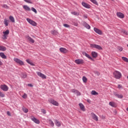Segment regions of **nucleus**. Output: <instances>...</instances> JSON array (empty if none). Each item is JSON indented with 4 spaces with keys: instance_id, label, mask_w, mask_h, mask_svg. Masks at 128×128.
Returning <instances> with one entry per match:
<instances>
[{
    "instance_id": "8fccbe9b",
    "label": "nucleus",
    "mask_w": 128,
    "mask_h": 128,
    "mask_svg": "<svg viewBox=\"0 0 128 128\" xmlns=\"http://www.w3.org/2000/svg\"><path fill=\"white\" fill-rule=\"evenodd\" d=\"M124 34L128 35V32L126 30H124L123 31Z\"/></svg>"
},
{
    "instance_id": "9d476101",
    "label": "nucleus",
    "mask_w": 128,
    "mask_h": 128,
    "mask_svg": "<svg viewBox=\"0 0 128 128\" xmlns=\"http://www.w3.org/2000/svg\"><path fill=\"white\" fill-rule=\"evenodd\" d=\"M74 62L77 64H84V60L77 59L75 60Z\"/></svg>"
},
{
    "instance_id": "5fc2aeb1",
    "label": "nucleus",
    "mask_w": 128,
    "mask_h": 128,
    "mask_svg": "<svg viewBox=\"0 0 128 128\" xmlns=\"http://www.w3.org/2000/svg\"><path fill=\"white\" fill-rule=\"evenodd\" d=\"M83 16H84V18H88V16H86V15H84Z\"/></svg>"
},
{
    "instance_id": "37998d69",
    "label": "nucleus",
    "mask_w": 128,
    "mask_h": 128,
    "mask_svg": "<svg viewBox=\"0 0 128 128\" xmlns=\"http://www.w3.org/2000/svg\"><path fill=\"white\" fill-rule=\"evenodd\" d=\"M94 73L95 74H96V76H100V72H98V71L94 72Z\"/></svg>"
},
{
    "instance_id": "a211bd4d",
    "label": "nucleus",
    "mask_w": 128,
    "mask_h": 128,
    "mask_svg": "<svg viewBox=\"0 0 128 128\" xmlns=\"http://www.w3.org/2000/svg\"><path fill=\"white\" fill-rule=\"evenodd\" d=\"M82 6H84V8H90V4H88L84 2H82Z\"/></svg>"
},
{
    "instance_id": "58836bf2",
    "label": "nucleus",
    "mask_w": 128,
    "mask_h": 128,
    "mask_svg": "<svg viewBox=\"0 0 128 128\" xmlns=\"http://www.w3.org/2000/svg\"><path fill=\"white\" fill-rule=\"evenodd\" d=\"M26 76H28L26 75V74H23L22 75V78H26Z\"/></svg>"
},
{
    "instance_id": "a18cd8bd",
    "label": "nucleus",
    "mask_w": 128,
    "mask_h": 128,
    "mask_svg": "<svg viewBox=\"0 0 128 128\" xmlns=\"http://www.w3.org/2000/svg\"><path fill=\"white\" fill-rule=\"evenodd\" d=\"M31 10H32V12H35V14H36L37 12H36V8H34L32 7Z\"/></svg>"
},
{
    "instance_id": "ea45409f",
    "label": "nucleus",
    "mask_w": 128,
    "mask_h": 128,
    "mask_svg": "<svg viewBox=\"0 0 128 128\" xmlns=\"http://www.w3.org/2000/svg\"><path fill=\"white\" fill-rule=\"evenodd\" d=\"M118 50H119V52H122V50H124V48L122 47H118Z\"/></svg>"
},
{
    "instance_id": "a19ab883",
    "label": "nucleus",
    "mask_w": 128,
    "mask_h": 128,
    "mask_svg": "<svg viewBox=\"0 0 128 128\" xmlns=\"http://www.w3.org/2000/svg\"><path fill=\"white\" fill-rule=\"evenodd\" d=\"M0 96L1 98H4V94L2 92H0Z\"/></svg>"
},
{
    "instance_id": "39448f33",
    "label": "nucleus",
    "mask_w": 128,
    "mask_h": 128,
    "mask_svg": "<svg viewBox=\"0 0 128 128\" xmlns=\"http://www.w3.org/2000/svg\"><path fill=\"white\" fill-rule=\"evenodd\" d=\"M14 62H16V64H20V66H24V63L22 60L18 58H14Z\"/></svg>"
},
{
    "instance_id": "20e7f679",
    "label": "nucleus",
    "mask_w": 128,
    "mask_h": 128,
    "mask_svg": "<svg viewBox=\"0 0 128 128\" xmlns=\"http://www.w3.org/2000/svg\"><path fill=\"white\" fill-rule=\"evenodd\" d=\"M48 102H50V104H52L54 106H58V102L50 98L48 99Z\"/></svg>"
},
{
    "instance_id": "f704fd0d",
    "label": "nucleus",
    "mask_w": 128,
    "mask_h": 128,
    "mask_svg": "<svg viewBox=\"0 0 128 128\" xmlns=\"http://www.w3.org/2000/svg\"><path fill=\"white\" fill-rule=\"evenodd\" d=\"M22 111L26 114L28 112V108H25L24 107H22Z\"/></svg>"
},
{
    "instance_id": "f3484780",
    "label": "nucleus",
    "mask_w": 128,
    "mask_h": 128,
    "mask_svg": "<svg viewBox=\"0 0 128 128\" xmlns=\"http://www.w3.org/2000/svg\"><path fill=\"white\" fill-rule=\"evenodd\" d=\"M26 38H27V40H28L29 42H32V44H34V40L32 38H30L28 36H26Z\"/></svg>"
},
{
    "instance_id": "4be33fe9",
    "label": "nucleus",
    "mask_w": 128,
    "mask_h": 128,
    "mask_svg": "<svg viewBox=\"0 0 128 128\" xmlns=\"http://www.w3.org/2000/svg\"><path fill=\"white\" fill-rule=\"evenodd\" d=\"M54 122H55V124H56V126H58V128H60V126L61 124H60V121H58V120H55Z\"/></svg>"
},
{
    "instance_id": "de8ad7c7",
    "label": "nucleus",
    "mask_w": 128,
    "mask_h": 128,
    "mask_svg": "<svg viewBox=\"0 0 128 128\" xmlns=\"http://www.w3.org/2000/svg\"><path fill=\"white\" fill-rule=\"evenodd\" d=\"M27 96H28L26 94H24L22 96L23 98H27Z\"/></svg>"
},
{
    "instance_id": "4c0bfd02",
    "label": "nucleus",
    "mask_w": 128,
    "mask_h": 128,
    "mask_svg": "<svg viewBox=\"0 0 128 128\" xmlns=\"http://www.w3.org/2000/svg\"><path fill=\"white\" fill-rule=\"evenodd\" d=\"M82 80H83L84 82H86L88 81V79L86 78V76H83Z\"/></svg>"
},
{
    "instance_id": "09e8293b",
    "label": "nucleus",
    "mask_w": 128,
    "mask_h": 128,
    "mask_svg": "<svg viewBox=\"0 0 128 128\" xmlns=\"http://www.w3.org/2000/svg\"><path fill=\"white\" fill-rule=\"evenodd\" d=\"M118 88H122V86L120 84H118Z\"/></svg>"
},
{
    "instance_id": "dca6fc26",
    "label": "nucleus",
    "mask_w": 128,
    "mask_h": 128,
    "mask_svg": "<svg viewBox=\"0 0 128 128\" xmlns=\"http://www.w3.org/2000/svg\"><path fill=\"white\" fill-rule=\"evenodd\" d=\"M117 16L120 18H124V14L120 12H118L116 13Z\"/></svg>"
},
{
    "instance_id": "4d7b16f0",
    "label": "nucleus",
    "mask_w": 128,
    "mask_h": 128,
    "mask_svg": "<svg viewBox=\"0 0 128 128\" xmlns=\"http://www.w3.org/2000/svg\"><path fill=\"white\" fill-rule=\"evenodd\" d=\"M0 66H2V62L0 60Z\"/></svg>"
},
{
    "instance_id": "f03ea898",
    "label": "nucleus",
    "mask_w": 128,
    "mask_h": 128,
    "mask_svg": "<svg viewBox=\"0 0 128 128\" xmlns=\"http://www.w3.org/2000/svg\"><path fill=\"white\" fill-rule=\"evenodd\" d=\"M90 46L93 48H96L97 50H102V48L100 46L96 44H90Z\"/></svg>"
},
{
    "instance_id": "6e6d98bb",
    "label": "nucleus",
    "mask_w": 128,
    "mask_h": 128,
    "mask_svg": "<svg viewBox=\"0 0 128 128\" xmlns=\"http://www.w3.org/2000/svg\"><path fill=\"white\" fill-rule=\"evenodd\" d=\"M88 102H89V104H90V99H88L87 100Z\"/></svg>"
},
{
    "instance_id": "0eeeda50",
    "label": "nucleus",
    "mask_w": 128,
    "mask_h": 128,
    "mask_svg": "<svg viewBox=\"0 0 128 128\" xmlns=\"http://www.w3.org/2000/svg\"><path fill=\"white\" fill-rule=\"evenodd\" d=\"M31 120H32V122H34L35 124H40V120L36 118L34 116H32Z\"/></svg>"
},
{
    "instance_id": "ddd939ff",
    "label": "nucleus",
    "mask_w": 128,
    "mask_h": 128,
    "mask_svg": "<svg viewBox=\"0 0 128 128\" xmlns=\"http://www.w3.org/2000/svg\"><path fill=\"white\" fill-rule=\"evenodd\" d=\"M4 40H6V36L10 34V30H6L5 32H3Z\"/></svg>"
},
{
    "instance_id": "bb28decb",
    "label": "nucleus",
    "mask_w": 128,
    "mask_h": 128,
    "mask_svg": "<svg viewBox=\"0 0 128 128\" xmlns=\"http://www.w3.org/2000/svg\"><path fill=\"white\" fill-rule=\"evenodd\" d=\"M26 62H28V64H30V66H34V63H32V62L30 61V59L26 60Z\"/></svg>"
},
{
    "instance_id": "79ce46f5",
    "label": "nucleus",
    "mask_w": 128,
    "mask_h": 128,
    "mask_svg": "<svg viewBox=\"0 0 128 128\" xmlns=\"http://www.w3.org/2000/svg\"><path fill=\"white\" fill-rule=\"evenodd\" d=\"M41 112H42V114H46V110H44V109H42Z\"/></svg>"
},
{
    "instance_id": "7ed1b4c3",
    "label": "nucleus",
    "mask_w": 128,
    "mask_h": 128,
    "mask_svg": "<svg viewBox=\"0 0 128 128\" xmlns=\"http://www.w3.org/2000/svg\"><path fill=\"white\" fill-rule=\"evenodd\" d=\"M26 20L29 24H30L33 26H36V22L34 21L33 20L30 18H27Z\"/></svg>"
},
{
    "instance_id": "393cba45",
    "label": "nucleus",
    "mask_w": 128,
    "mask_h": 128,
    "mask_svg": "<svg viewBox=\"0 0 128 128\" xmlns=\"http://www.w3.org/2000/svg\"><path fill=\"white\" fill-rule=\"evenodd\" d=\"M8 22H10V20H6V18L4 19V24L6 26H8Z\"/></svg>"
},
{
    "instance_id": "6e6552de",
    "label": "nucleus",
    "mask_w": 128,
    "mask_h": 128,
    "mask_svg": "<svg viewBox=\"0 0 128 128\" xmlns=\"http://www.w3.org/2000/svg\"><path fill=\"white\" fill-rule=\"evenodd\" d=\"M91 116H92V118L93 120H96V122L98 121V116L96 115V114H94V113L92 112Z\"/></svg>"
},
{
    "instance_id": "cd10ccee",
    "label": "nucleus",
    "mask_w": 128,
    "mask_h": 128,
    "mask_svg": "<svg viewBox=\"0 0 128 128\" xmlns=\"http://www.w3.org/2000/svg\"><path fill=\"white\" fill-rule=\"evenodd\" d=\"M9 20L12 22H15L14 18L12 16H9Z\"/></svg>"
},
{
    "instance_id": "603ef678",
    "label": "nucleus",
    "mask_w": 128,
    "mask_h": 128,
    "mask_svg": "<svg viewBox=\"0 0 128 128\" xmlns=\"http://www.w3.org/2000/svg\"><path fill=\"white\" fill-rule=\"evenodd\" d=\"M7 114L9 116H10V111L7 112Z\"/></svg>"
},
{
    "instance_id": "72a5a7b5",
    "label": "nucleus",
    "mask_w": 128,
    "mask_h": 128,
    "mask_svg": "<svg viewBox=\"0 0 128 128\" xmlns=\"http://www.w3.org/2000/svg\"><path fill=\"white\" fill-rule=\"evenodd\" d=\"M122 60H124V62H128V58L126 57L122 56Z\"/></svg>"
},
{
    "instance_id": "c9c22d12",
    "label": "nucleus",
    "mask_w": 128,
    "mask_h": 128,
    "mask_svg": "<svg viewBox=\"0 0 128 128\" xmlns=\"http://www.w3.org/2000/svg\"><path fill=\"white\" fill-rule=\"evenodd\" d=\"M94 4L98 5V2H96V0H90Z\"/></svg>"
},
{
    "instance_id": "2f4dec72",
    "label": "nucleus",
    "mask_w": 128,
    "mask_h": 128,
    "mask_svg": "<svg viewBox=\"0 0 128 128\" xmlns=\"http://www.w3.org/2000/svg\"><path fill=\"white\" fill-rule=\"evenodd\" d=\"M0 50H2V52H4L6 50V48L4 46H0Z\"/></svg>"
},
{
    "instance_id": "c03bdc74",
    "label": "nucleus",
    "mask_w": 128,
    "mask_h": 128,
    "mask_svg": "<svg viewBox=\"0 0 128 128\" xmlns=\"http://www.w3.org/2000/svg\"><path fill=\"white\" fill-rule=\"evenodd\" d=\"M64 26V28H70V25H68V24H63Z\"/></svg>"
},
{
    "instance_id": "4468645a",
    "label": "nucleus",
    "mask_w": 128,
    "mask_h": 128,
    "mask_svg": "<svg viewBox=\"0 0 128 128\" xmlns=\"http://www.w3.org/2000/svg\"><path fill=\"white\" fill-rule=\"evenodd\" d=\"M82 54L84 56H86V58H89V60H94V59L92 58V56H90V54H86V52H82Z\"/></svg>"
},
{
    "instance_id": "c85d7f7f",
    "label": "nucleus",
    "mask_w": 128,
    "mask_h": 128,
    "mask_svg": "<svg viewBox=\"0 0 128 128\" xmlns=\"http://www.w3.org/2000/svg\"><path fill=\"white\" fill-rule=\"evenodd\" d=\"M72 14L74 16H80V12H71Z\"/></svg>"
},
{
    "instance_id": "1a4fd4ad",
    "label": "nucleus",
    "mask_w": 128,
    "mask_h": 128,
    "mask_svg": "<svg viewBox=\"0 0 128 128\" xmlns=\"http://www.w3.org/2000/svg\"><path fill=\"white\" fill-rule=\"evenodd\" d=\"M82 26L84 28H87V30H90V24H88V23L84 21L83 22Z\"/></svg>"
},
{
    "instance_id": "b1692460",
    "label": "nucleus",
    "mask_w": 128,
    "mask_h": 128,
    "mask_svg": "<svg viewBox=\"0 0 128 128\" xmlns=\"http://www.w3.org/2000/svg\"><path fill=\"white\" fill-rule=\"evenodd\" d=\"M23 8H24V10H25L30 12V7H28V6L26 5L24 6Z\"/></svg>"
},
{
    "instance_id": "423d86ee",
    "label": "nucleus",
    "mask_w": 128,
    "mask_h": 128,
    "mask_svg": "<svg viewBox=\"0 0 128 128\" xmlns=\"http://www.w3.org/2000/svg\"><path fill=\"white\" fill-rule=\"evenodd\" d=\"M0 88L1 90H4V92H8V86L6 84L1 85Z\"/></svg>"
},
{
    "instance_id": "5701e85b",
    "label": "nucleus",
    "mask_w": 128,
    "mask_h": 128,
    "mask_svg": "<svg viewBox=\"0 0 128 128\" xmlns=\"http://www.w3.org/2000/svg\"><path fill=\"white\" fill-rule=\"evenodd\" d=\"M109 104L112 108H116V104L114 102H109Z\"/></svg>"
},
{
    "instance_id": "7c9ffc66",
    "label": "nucleus",
    "mask_w": 128,
    "mask_h": 128,
    "mask_svg": "<svg viewBox=\"0 0 128 128\" xmlns=\"http://www.w3.org/2000/svg\"><path fill=\"white\" fill-rule=\"evenodd\" d=\"M0 56L2 58H6V56L4 52H0Z\"/></svg>"
},
{
    "instance_id": "49530a36",
    "label": "nucleus",
    "mask_w": 128,
    "mask_h": 128,
    "mask_svg": "<svg viewBox=\"0 0 128 128\" xmlns=\"http://www.w3.org/2000/svg\"><path fill=\"white\" fill-rule=\"evenodd\" d=\"M26 2H28V4H32V1L30 0H24Z\"/></svg>"
},
{
    "instance_id": "3c124183",
    "label": "nucleus",
    "mask_w": 128,
    "mask_h": 128,
    "mask_svg": "<svg viewBox=\"0 0 128 128\" xmlns=\"http://www.w3.org/2000/svg\"><path fill=\"white\" fill-rule=\"evenodd\" d=\"M3 8H8V6L6 4H4L2 6Z\"/></svg>"
},
{
    "instance_id": "864d4df0",
    "label": "nucleus",
    "mask_w": 128,
    "mask_h": 128,
    "mask_svg": "<svg viewBox=\"0 0 128 128\" xmlns=\"http://www.w3.org/2000/svg\"><path fill=\"white\" fill-rule=\"evenodd\" d=\"M28 86H30V87H32V86H32V84H28Z\"/></svg>"
},
{
    "instance_id": "6ab92c4d",
    "label": "nucleus",
    "mask_w": 128,
    "mask_h": 128,
    "mask_svg": "<svg viewBox=\"0 0 128 128\" xmlns=\"http://www.w3.org/2000/svg\"><path fill=\"white\" fill-rule=\"evenodd\" d=\"M72 92L75 94L77 96H80V92H78V90H76L72 89Z\"/></svg>"
},
{
    "instance_id": "f8f14e48",
    "label": "nucleus",
    "mask_w": 128,
    "mask_h": 128,
    "mask_svg": "<svg viewBox=\"0 0 128 128\" xmlns=\"http://www.w3.org/2000/svg\"><path fill=\"white\" fill-rule=\"evenodd\" d=\"M36 74H37L38 76H40V78H44V79L46 78V75H44L42 73L40 72H37Z\"/></svg>"
},
{
    "instance_id": "412c9836",
    "label": "nucleus",
    "mask_w": 128,
    "mask_h": 128,
    "mask_svg": "<svg viewBox=\"0 0 128 128\" xmlns=\"http://www.w3.org/2000/svg\"><path fill=\"white\" fill-rule=\"evenodd\" d=\"M114 96H116V98H123L122 94L120 95L118 94V92H114Z\"/></svg>"
},
{
    "instance_id": "473e14b6",
    "label": "nucleus",
    "mask_w": 128,
    "mask_h": 128,
    "mask_svg": "<svg viewBox=\"0 0 128 128\" xmlns=\"http://www.w3.org/2000/svg\"><path fill=\"white\" fill-rule=\"evenodd\" d=\"M91 94L93 96H96L97 94H98V92H96V90H92L91 92Z\"/></svg>"
},
{
    "instance_id": "13d9d810",
    "label": "nucleus",
    "mask_w": 128,
    "mask_h": 128,
    "mask_svg": "<svg viewBox=\"0 0 128 128\" xmlns=\"http://www.w3.org/2000/svg\"><path fill=\"white\" fill-rule=\"evenodd\" d=\"M127 46H128V44H127Z\"/></svg>"
},
{
    "instance_id": "2eb2a0df",
    "label": "nucleus",
    "mask_w": 128,
    "mask_h": 128,
    "mask_svg": "<svg viewBox=\"0 0 128 128\" xmlns=\"http://www.w3.org/2000/svg\"><path fill=\"white\" fill-rule=\"evenodd\" d=\"M60 51L62 54H66V52H68V50H66V48H60Z\"/></svg>"
},
{
    "instance_id": "9b49d317",
    "label": "nucleus",
    "mask_w": 128,
    "mask_h": 128,
    "mask_svg": "<svg viewBox=\"0 0 128 128\" xmlns=\"http://www.w3.org/2000/svg\"><path fill=\"white\" fill-rule=\"evenodd\" d=\"M94 30L96 32V34H98L102 35V30L96 28H94Z\"/></svg>"
},
{
    "instance_id": "e433bc0d",
    "label": "nucleus",
    "mask_w": 128,
    "mask_h": 128,
    "mask_svg": "<svg viewBox=\"0 0 128 128\" xmlns=\"http://www.w3.org/2000/svg\"><path fill=\"white\" fill-rule=\"evenodd\" d=\"M51 34H54V36H56L58 34V32H56V30H53V31H52Z\"/></svg>"
},
{
    "instance_id": "c756f323",
    "label": "nucleus",
    "mask_w": 128,
    "mask_h": 128,
    "mask_svg": "<svg viewBox=\"0 0 128 128\" xmlns=\"http://www.w3.org/2000/svg\"><path fill=\"white\" fill-rule=\"evenodd\" d=\"M48 122H49V124H50L51 126H52V128L53 126H54V122H52V120H49Z\"/></svg>"
},
{
    "instance_id": "a878e982",
    "label": "nucleus",
    "mask_w": 128,
    "mask_h": 128,
    "mask_svg": "<svg viewBox=\"0 0 128 128\" xmlns=\"http://www.w3.org/2000/svg\"><path fill=\"white\" fill-rule=\"evenodd\" d=\"M92 56L93 58H98V52H92Z\"/></svg>"
},
{
    "instance_id": "aec40b11",
    "label": "nucleus",
    "mask_w": 128,
    "mask_h": 128,
    "mask_svg": "<svg viewBox=\"0 0 128 128\" xmlns=\"http://www.w3.org/2000/svg\"><path fill=\"white\" fill-rule=\"evenodd\" d=\"M79 106H80V108L82 110V112L86 111V108H84V104H82V103H80Z\"/></svg>"
},
{
    "instance_id": "f257e3e1",
    "label": "nucleus",
    "mask_w": 128,
    "mask_h": 128,
    "mask_svg": "<svg viewBox=\"0 0 128 128\" xmlns=\"http://www.w3.org/2000/svg\"><path fill=\"white\" fill-rule=\"evenodd\" d=\"M114 76L115 78L117 80H120L122 78V73L118 71H114Z\"/></svg>"
}]
</instances>
